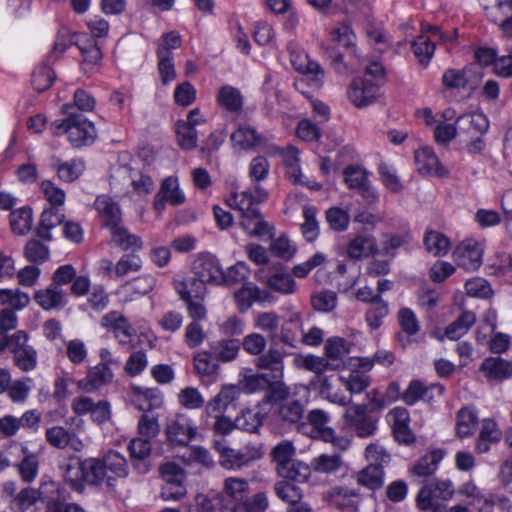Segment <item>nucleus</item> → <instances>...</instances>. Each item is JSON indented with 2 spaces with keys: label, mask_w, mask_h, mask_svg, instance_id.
Instances as JSON below:
<instances>
[{
  "label": "nucleus",
  "mask_w": 512,
  "mask_h": 512,
  "mask_svg": "<svg viewBox=\"0 0 512 512\" xmlns=\"http://www.w3.org/2000/svg\"><path fill=\"white\" fill-rule=\"evenodd\" d=\"M226 204L239 212V225L249 236L263 237L271 233L272 227L256 207L251 189L232 193L226 199Z\"/></svg>",
  "instance_id": "obj_1"
},
{
  "label": "nucleus",
  "mask_w": 512,
  "mask_h": 512,
  "mask_svg": "<svg viewBox=\"0 0 512 512\" xmlns=\"http://www.w3.org/2000/svg\"><path fill=\"white\" fill-rule=\"evenodd\" d=\"M71 109H73L72 105L63 106L62 112L67 115V118L52 123L54 135L67 134L69 142L76 148L92 144L97 136L94 124L82 114L72 112Z\"/></svg>",
  "instance_id": "obj_2"
},
{
  "label": "nucleus",
  "mask_w": 512,
  "mask_h": 512,
  "mask_svg": "<svg viewBox=\"0 0 512 512\" xmlns=\"http://www.w3.org/2000/svg\"><path fill=\"white\" fill-rule=\"evenodd\" d=\"M214 447L219 453L220 465L228 470L248 466L263 455L260 448L251 445H247L242 449H232L226 444L224 439L214 440Z\"/></svg>",
  "instance_id": "obj_3"
},
{
  "label": "nucleus",
  "mask_w": 512,
  "mask_h": 512,
  "mask_svg": "<svg viewBox=\"0 0 512 512\" xmlns=\"http://www.w3.org/2000/svg\"><path fill=\"white\" fill-rule=\"evenodd\" d=\"M309 424L311 425V436L324 442L331 443L340 451L349 448L351 441L348 437L337 435L335 430L328 426L330 417L328 413L321 409H313L307 415Z\"/></svg>",
  "instance_id": "obj_4"
},
{
  "label": "nucleus",
  "mask_w": 512,
  "mask_h": 512,
  "mask_svg": "<svg viewBox=\"0 0 512 512\" xmlns=\"http://www.w3.org/2000/svg\"><path fill=\"white\" fill-rule=\"evenodd\" d=\"M6 348L13 354L14 363L20 370L28 372L36 368L37 352L28 344V334L25 331L19 330L12 334Z\"/></svg>",
  "instance_id": "obj_5"
},
{
  "label": "nucleus",
  "mask_w": 512,
  "mask_h": 512,
  "mask_svg": "<svg viewBox=\"0 0 512 512\" xmlns=\"http://www.w3.org/2000/svg\"><path fill=\"white\" fill-rule=\"evenodd\" d=\"M454 495V487L450 480H437L434 483L423 486L417 494V507L426 511L432 503L448 501Z\"/></svg>",
  "instance_id": "obj_6"
},
{
  "label": "nucleus",
  "mask_w": 512,
  "mask_h": 512,
  "mask_svg": "<svg viewBox=\"0 0 512 512\" xmlns=\"http://www.w3.org/2000/svg\"><path fill=\"white\" fill-rule=\"evenodd\" d=\"M346 423L354 428L357 436L366 438L374 435L377 430V421L367 414L365 404H354L349 406L345 413Z\"/></svg>",
  "instance_id": "obj_7"
},
{
  "label": "nucleus",
  "mask_w": 512,
  "mask_h": 512,
  "mask_svg": "<svg viewBox=\"0 0 512 512\" xmlns=\"http://www.w3.org/2000/svg\"><path fill=\"white\" fill-rule=\"evenodd\" d=\"M453 258L459 267L467 271H475L482 264L483 248L477 241L467 239L454 249Z\"/></svg>",
  "instance_id": "obj_8"
},
{
  "label": "nucleus",
  "mask_w": 512,
  "mask_h": 512,
  "mask_svg": "<svg viewBox=\"0 0 512 512\" xmlns=\"http://www.w3.org/2000/svg\"><path fill=\"white\" fill-rule=\"evenodd\" d=\"M193 274L210 284H223L224 272L218 259L210 253H200L192 264Z\"/></svg>",
  "instance_id": "obj_9"
},
{
  "label": "nucleus",
  "mask_w": 512,
  "mask_h": 512,
  "mask_svg": "<svg viewBox=\"0 0 512 512\" xmlns=\"http://www.w3.org/2000/svg\"><path fill=\"white\" fill-rule=\"evenodd\" d=\"M101 326L113 333L119 344L126 345L135 335V330L128 319L119 311H110L102 316Z\"/></svg>",
  "instance_id": "obj_10"
},
{
  "label": "nucleus",
  "mask_w": 512,
  "mask_h": 512,
  "mask_svg": "<svg viewBox=\"0 0 512 512\" xmlns=\"http://www.w3.org/2000/svg\"><path fill=\"white\" fill-rule=\"evenodd\" d=\"M378 84H373L372 80L364 78H355L348 87V98L358 108L372 104L378 93Z\"/></svg>",
  "instance_id": "obj_11"
},
{
  "label": "nucleus",
  "mask_w": 512,
  "mask_h": 512,
  "mask_svg": "<svg viewBox=\"0 0 512 512\" xmlns=\"http://www.w3.org/2000/svg\"><path fill=\"white\" fill-rule=\"evenodd\" d=\"M185 202V195L179 189L178 179L169 176L165 178L161 187L155 195L153 207L156 211L162 212L165 209L166 203L172 206H178Z\"/></svg>",
  "instance_id": "obj_12"
},
{
  "label": "nucleus",
  "mask_w": 512,
  "mask_h": 512,
  "mask_svg": "<svg viewBox=\"0 0 512 512\" xmlns=\"http://www.w3.org/2000/svg\"><path fill=\"white\" fill-rule=\"evenodd\" d=\"M287 395V391L280 387H274L271 394L270 399L272 401L282 400L278 407V413L282 420L289 423H297L303 417L304 408L300 401L285 398Z\"/></svg>",
  "instance_id": "obj_13"
},
{
  "label": "nucleus",
  "mask_w": 512,
  "mask_h": 512,
  "mask_svg": "<svg viewBox=\"0 0 512 512\" xmlns=\"http://www.w3.org/2000/svg\"><path fill=\"white\" fill-rule=\"evenodd\" d=\"M344 181L350 189L358 190L363 198L369 202L376 199L375 191L371 188L369 182V173L366 169L350 165L344 169Z\"/></svg>",
  "instance_id": "obj_14"
},
{
  "label": "nucleus",
  "mask_w": 512,
  "mask_h": 512,
  "mask_svg": "<svg viewBox=\"0 0 512 512\" xmlns=\"http://www.w3.org/2000/svg\"><path fill=\"white\" fill-rule=\"evenodd\" d=\"M197 429L191 424V421L178 416L172 420L166 428V435L169 443L173 446H185L195 437Z\"/></svg>",
  "instance_id": "obj_15"
},
{
  "label": "nucleus",
  "mask_w": 512,
  "mask_h": 512,
  "mask_svg": "<svg viewBox=\"0 0 512 512\" xmlns=\"http://www.w3.org/2000/svg\"><path fill=\"white\" fill-rule=\"evenodd\" d=\"M46 441L57 449L71 448L76 452H80L84 448L83 441L76 433L68 431L62 426H53L48 428L45 433Z\"/></svg>",
  "instance_id": "obj_16"
},
{
  "label": "nucleus",
  "mask_w": 512,
  "mask_h": 512,
  "mask_svg": "<svg viewBox=\"0 0 512 512\" xmlns=\"http://www.w3.org/2000/svg\"><path fill=\"white\" fill-rule=\"evenodd\" d=\"M112 178L115 180H130L134 191L138 194H149L154 189V182L149 175L144 174L129 165L118 166L115 169Z\"/></svg>",
  "instance_id": "obj_17"
},
{
  "label": "nucleus",
  "mask_w": 512,
  "mask_h": 512,
  "mask_svg": "<svg viewBox=\"0 0 512 512\" xmlns=\"http://www.w3.org/2000/svg\"><path fill=\"white\" fill-rule=\"evenodd\" d=\"M330 504L342 512H357L361 496L355 489L336 486L328 493Z\"/></svg>",
  "instance_id": "obj_18"
},
{
  "label": "nucleus",
  "mask_w": 512,
  "mask_h": 512,
  "mask_svg": "<svg viewBox=\"0 0 512 512\" xmlns=\"http://www.w3.org/2000/svg\"><path fill=\"white\" fill-rule=\"evenodd\" d=\"M101 227L109 229L122 222V212L119 204L107 195L98 196L94 202Z\"/></svg>",
  "instance_id": "obj_19"
},
{
  "label": "nucleus",
  "mask_w": 512,
  "mask_h": 512,
  "mask_svg": "<svg viewBox=\"0 0 512 512\" xmlns=\"http://www.w3.org/2000/svg\"><path fill=\"white\" fill-rule=\"evenodd\" d=\"M377 251L375 238L367 233H359L352 237L345 248V254L351 260L367 258Z\"/></svg>",
  "instance_id": "obj_20"
},
{
  "label": "nucleus",
  "mask_w": 512,
  "mask_h": 512,
  "mask_svg": "<svg viewBox=\"0 0 512 512\" xmlns=\"http://www.w3.org/2000/svg\"><path fill=\"white\" fill-rule=\"evenodd\" d=\"M112 380L113 373L110 367L97 364L88 369L86 377L79 380L77 386L85 392H94L111 383Z\"/></svg>",
  "instance_id": "obj_21"
},
{
  "label": "nucleus",
  "mask_w": 512,
  "mask_h": 512,
  "mask_svg": "<svg viewBox=\"0 0 512 512\" xmlns=\"http://www.w3.org/2000/svg\"><path fill=\"white\" fill-rule=\"evenodd\" d=\"M241 393L238 385H226L221 391L211 399L205 406L207 415L224 413L230 406H235Z\"/></svg>",
  "instance_id": "obj_22"
},
{
  "label": "nucleus",
  "mask_w": 512,
  "mask_h": 512,
  "mask_svg": "<svg viewBox=\"0 0 512 512\" xmlns=\"http://www.w3.org/2000/svg\"><path fill=\"white\" fill-rule=\"evenodd\" d=\"M414 158L416 169L422 175L434 174L442 177L448 173L440 164L439 159L432 148L422 147L416 150Z\"/></svg>",
  "instance_id": "obj_23"
},
{
  "label": "nucleus",
  "mask_w": 512,
  "mask_h": 512,
  "mask_svg": "<svg viewBox=\"0 0 512 512\" xmlns=\"http://www.w3.org/2000/svg\"><path fill=\"white\" fill-rule=\"evenodd\" d=\"M283 359L284 352L271 346L267 352H263L259 357L256 358L255 366L258 369L270 371L272 379L275 382H278L283 377Z\"/></svg>",
  "instance_id": "obj_24"
},
{
  "label": "nucleus",
  "mask_w": 512,
  "mask_h": 512,
  "mask_svg": "<svg viewBox=\"0 0 512 512\" xmlns=\"http://www.w3.org/2000/svg\"><path fill=\"white\" fill-rule=\"evenodd\" d=\"M443 457L444 451L441 449L429 451L413 463L409 472L413 477L425 479L436 472Z\"/></svg>",
  "instance_id": "obj_25"
},
{
  "label": "nucleus",
  "mask_w": 512,
  "mask_h": 512,
  "mask_svg": "<svg viewBox=\"0 0 512 512\" xmlns=\"http://www.w3.org/2000/svg\"><path fill=\"white\" fill-rule=\"evenodd\" d=\"M207 284L210 283L194 275V277L189 282L175 280L174 288L181 300H204L207 294Z\"/></svg>",
  "instance_id": "obj_26"
},
{
  "label": "nucleus",
  "mask_w": 512,
  "mask_h": 512,
  "mask_svg": "<svg viewBox=\"0 0 512 512\" xmlns=\"http://www.w3.org/2000/svg\"><path fill=\"white\" fill-rule=\"evenodd\" d=\"M443 391L444 388L440 384L426 386L420 380H412L404 391L402 399L408 405H413L419 400L430 402V398H426L430 392H436L438 396H441Z\"/></svg>",
  "instance_id": "obj_27"
},
{
  "label": "nucleus",
  "mask_w": 512,
  "mask_h": 512,
  "mask_svg": "<svg viewBox=\"0 0 512 512\" xmlns=\"http://www.w3.org/2000/svg\"><path fill=\"white\" fill-rule=\"evenodd\" d=\"M111 234V243L123 250H140L143 246L141 238L129 232L123 221L108 229Z\"/></svg>",
  "instance_id": "obj_28"
},
{
  "label": "nucleus",
  "mask_w": 512,
  "mask_h": 512,
  "mask_svg": "<svg viewBox=\"0 0 512 512\" xmlns=\"http://www.w3.org/2000/svg\"><path fill=\"white\" fill-rule=\"evenodd\" d=\"M319 385L320 396L331 403L347 406L352 400L351 396H347L345 391L341 390L343 385L337 382V377L323 378Z\"/></svg>",
  "instance_id": "obj_29"
},
{
  "label": "nucleus",
  "mask_w": 512,
  "mask_h": 512,
  "mask_svg": "<svg viewBox=\"0 0 512 512\" xmlns=\"http://www.w3.org/2000/svg\"><path fill=\"white\" fill-rule=\"evenodd\" d=\"M268 293L261 290L253 283L244 284L241 289L234 293V298L240 312H246L254 302L267 300Z\"/></svg>",
  "instance_id": "obj_30"
},
{
  "label": "nucleus",
  "mask_w": 512,
  "mask_h": 512,
  "mask_svg": "<svg viewBox=\"0 0 512 512\" xmlns=\"http://www.w3.org/2000/svg\"><path fill=\"white\" fill-rule=\"evenodd\" d=\"M51 167L56 170L61 181L68 183L78 179L85 169L84 162L81 159L62 162L57 157L52 158Z\"/></svg>",
  "instance_id": "obj_31"
},
{
  "label": "nucleus",
  "mask_w": 512,
  "mask_h": 512,
  "mask_svg": "<svg viewBox=\"0 0 512 512\" xmlns=\"http://www.w3.org/2000/svg\"><path fill=\"white\" fill-rule=\"evenodd\" d=\"M481 370L490 379L504 380L512 376V362L501 357H489L482 362Z\"/></svg>",
  "instance_id": "obj_32"
},
{
  "label": "nucleus",
  "mask_w": 512,
  "mask_h": 512,
  "mask_svg": "<svg viewBox=\"0 0 512 512\" xmlns=\"http://www.w3.org/2000/svg\"><path fill=\"white\" fill-rule=\"evenodd\" d=\"M34 299L45 310L62 307L65 303L63 289L53 283L46 289L37 291Z\"/></svg>",
  "instance_id": "obj_33"
},
{
  "label": "nucleus",
  "mask_w": 512,
  "mask_h": 512,
  "mask_svg": "<svg viewBox=\"0 0 512 512\" xmlns=\"http://www.w3.org/2000/svg\"><path fill=\"white\" fill-rule=\"evenodd\" d=\"M64 214L61 213L57 207H50L45 209L40 218V223L37 228V236L43 240H52L50 231L60 225L64 220Z\"/></svg>",
  "instance_id": "obj_34"
},
{
  "label": "nucleus",
  "mask_w": 512,
  "mask_h": 512,
  "mask_svg": "<svg viewBox=\"0 0 512 512\" xmlns=\"http://www.w3.org/2000/svg\"><path fill=\"white\" fill-rule=\"evenodd\" d=\"M76 44L83 57V70L85 73H88L95 66L100 64L102 52L94 39L86 38L83 41H78Z\"/></svg>",
  "instance_id": "obj_35"
},
{
  "label": "nucleus",
  "mask_w": 512,
  "mask_h": 512,
  "mask_svg": "<svg viewBox=\"0 0 512 512\" xmlns=\"http://www.w3.org/2000/svg\"><path fill=\"white\" fill-rule=\"evenodd\" d=\"M478 425L477 411L472 407L461 408L456 415V429L460 438L471 436Z\"/></svg>",
  "instance_id": "obj_36"
},
{
  "label": "nucleus",
  "mask_w": 512,
  "mask_h": 512,
  "mask_svg": "<svg viewBox=\"0 0 512 512\" xmlns=\"http://www.w3.org/2000/svg\"><path fill=\"white\" fill-rule=\"evenodd\" d=\"M501 432L492 419H484L480 434L476 440L475 448L479 453H485L490 449L492 443L500 440Z\"/></svg>",
  "instance_id": "obj_37"
},
{
  "label": "nucleus",
  "mask_w": 512,
  "mask_h": 512,
  "mask_svg": "<svg viewBox=\"0 0 512 512\" xmlns=\"http://www.w3.org/2000/svg\"><path fill=\"white\" fill-rule=\"evenodd\" d=\"M278 475L292 483H305L311 475L310 466L302 461L293 460L279 470Z\"/></svg>",
  "instance_id": "obj_38"
},
{
  "label": "nucleus",
  "mask_w": 512,
  "mask_h": 512,
  "mask_svg": "<svg viewBox=\"0 0 512 512\" xmlns=\"http://www.w3.org/2000/svg\"><path fill=\"white\" fill-rule=\"evenodd\" d=\"M217 102L227 111L236 113L242 109L243 96L239 89L230 85H224L218 90Z\"/></svg>",
  "instance_id": "obj_39"
},
{
  "label": "nucleus",
  "mask_w": 512,
  "mask_h": 512,
  "mask_svg": "<svg viewBox=\"0 0 512 512\" xmlns=\"http://www.w3.org/2000/svg\"><path fill=\"white\" fill-rule=\"evenodd\" d=\"M302 365L304 369L315 373L317 383H321L323 378H329L324 374L327 370H337L340 366L339 363L330 362L326 357L316 355L304 357Z\"/></svg>",
  "instance_id": "obj_40"
},
{
  "label": "nucleus",
  "mask_w": 512,
  "mask_h": 512,
  "mask_svg": "<svg viewBox=\"0 0 512 512\" xmlns=\"http://www.w3.org/2000/svg\"><path fill=\"white\" fill-rule=\"evenodd\" d=\"M132 402L136 408L148 413L151 409L161 403L159 392L151 388H135L132 396Z\"/></svg>",
  "instance_id": "obj_41"
},
{
  "label": "nucleus",
  "mask_w": 512,
  "mask_h": 512,
  "mask_svg": "<svg viewBox=\"0 0 512 512\" xmlns=\"http://www.w3.org/2000/svg\"><path fill=\"white\" fill-rule=\"evenodd\" d=\"M456 125L460 131L468 133L484 134L489 128V121L482 113L461 115L456 119Z\"/></svg>",
  "instance_id": "obj_42"
},
{
  "label": "nucleus",
  "mask_w": 512,
  "mask_h": 512,
  "mask_svg": "<svg viewBox=\"0 0 512 512\" xmlns=\"http://www.w3.org/2000/svg\"><path fill=\"white\" fill-rule=\"evenodd\" d=\"M210 348L217 361L231 362L240 351V342L236 339H222L212 343Z\"/></svg>",
  "instance_id": "obj_43"
},
{
  "label": "nucleus",
  "mask_w": 512,
  "mask_h": 512,
  "mask_svg": "<svg viewBox=\"0 0 512 512\" xmlns=\"http://www.w3.org/2000/svg\"><path fill=\"white\" fill-rule=\"evenodd\" d=\"M157 283V279L152 274H142L131 281L126 282L123 288L130 292L131 300L142 297L150 293Z\"/></svg>",
  "instance_id": "obj_44"
},
{
  "label": "nucleus",
  "mask_w": 512,
  "mask_h": 512,
  "mask_svg": "<svg viewBox=\"0 0 512 512\" xmlns=\"http://www.w3.org/2000/svg\"><path fill=\"white\" fill-rule=\"evenodd\" d=\"M357 482L370 490H377L384 484L383 467L369 464L357 474Z\"/></svg>",
  "instance_id": "obj_45"
},
{
  "label": "nucleus",
  "mask_w": 512,
  "mask_h": 512,
  "mask_svg": "<svg viewBox=\"0 0 512 512\" xmlns=\"http://www.w3.org/2000/svg\"><path fill=\"white\" fill-rule=\"evenodd\" d=\"M81 467L84 470L86 483L90 485H100L106 477L105 464L98 458H87L81 460Z\"/></svg>",
  "instance_id": "obj_46"
},
{
  "label": "nucleus",
  "mask_w": 512,
  "mask_h": 512,
  "mask_svg": "<svg viewBox=\"0 0 512 512\" xmlns=\"http://www.w3.org/2000/svg\"><path fill=\"white\" fill-rule=\"evenodd\" d=\"M291 64L300 73L311 75L315 81L323 76L321 66L308 58L304 52H291Z\"/></svg>",
  "instance_id": "obj_47"
},
{
  "label": "nucleus",
  "mask_w": 512,
  "mask_h": 512,
  "mask_svg": "<svg viewBox=\"0 0 512 512\" xmlns=\"http://www.w3.org/2000/svg\"><path fill=\"white\" fill-rule=\"evenodd\" d=\"M476 321V316L471 311H464L461 315L446 327L445 335L451 340H458L465 335Z\"/></svg>",
  "instance_id": "obj_48"
},
{
  "label": "nucleus",
  "mask_w": 512,
  "mask_h": 512,
  "mask_svg": "<svg viewBox=\"0 0 512 512\" xmlns=\"http://www.w3.org/2000/svg\"><path fill=\"white\" fill-rule=\"evenodd\" d=\"M158 72L163 85H167L176 78L172 52L166 48L157 47Z\"/></svg>",
  "instance_id": "obj_49"
},
{
  "label": "nucleus",
  "mask_w": 512,
  "mask_h": 512,
  "mask_svg": "<svg viewBox=\"0 0 512 512\" xmlns=\"http://www.w3.org/2000/svg\"><path fill=\"white\" fill-rule=\"evenodd\" d=\"M337 382L350 394H359L369 387L370 377L362 371L354 370L348 377H337Z\"/></svg>",
  "instance_id": "obj_50"
},
{
  "label": "nucleus",
  "mask_w": 512,
  "mask_h": 512,
  "mask_svg": "<svg viewBox=\"0 0 512 512\" xmlns=\"http://www.w3.org/2000/svg\"><path fill=\"white\" fill-rule=\"evenodd\" d=\"M304 222L301 225L303 237L308 242L315 241L320 233L319 222L317 220V208L311 205L303 207Z\"/></svg>",
  "instance_id": "obj_51"
},
{
  "label": "nucleus",
  "mask_w": 512,
  "mask_h": 512,
  "mask_svg": "<svg viewBox=\"0 0 512 512\" xmlns=\"http://www.w3.org/2000/svg\"><path fill=\"white\" fill-rule=\"evenodd\" d=\"M351 344L342 337H331L325 343L326 358L333 363L342 362L343 358L350 353Z\"/></svg>",
  "instance_id": "obj_52"
},
{
  "label": "nucleus",
  "mask_w": 512,
  "mask_h": 512,
  "mask_svg": "<svg viewBox=\"0 0 512 512\" xmlns=\"http://www.w3.org/2000/svg\"><path fill=\"white\" fill-rule=\"evenodd\" d=\"M22 451L24 456L17 464V470L24 482L31 483L38 474L39 460L37 455L28 452L27 448L22 447Z\"/></svg>",
  "instance_id": "obj_53"
},
{
  "label": "nucleus",
  "mask_w": 512,
  "mask_h": 512,
  "mask_svg": "<svg viewBox=\"0 0 512 512\" xmlns=\"http://www.w3.org/2000/svg\"><path fill=\"white\" fill-rule=\"evenodd\" d=\"M16 310L4 308L0 313V352L4 351L12 339L9 331L17 327L18 319Z\"/></svg>",
  "instance_id": "obj_54"
},
{
  "label": "nucleus",
  "mask_w": 512,
  "mask_h": 512,
  "mask_svg": "<svg viewBox=\"0 0 512 512\" xmlns=\"http://www.w3.org/2000/svg\"><path fill=\"white\" fill-rule=\"evenodd\" d=\"M29 302V296L18 289H0V306H6V308L12 310H21L25 308Z\"/></svg>",
  "instance_id": "obj_55"
},
{
  "label": "nucleus",
  "mask_w": 512,
  "mask_h": 512,
  "mask_svg": "<svg viewBox=\"0 0 512 512\" xmlns=\"http://www.w3.org/2000/svg\"><path fill=\"white\" fill-rule=\"evenodd\" d=\"M231 141L241 149H250L261 142V137L254 128L241 126L232 133Z\"/></svg>",
  "instance_id": "obj_56"
},
{
  "label": "nucleus",
  "mask_w": 512,
  "mask_h": 512,
  "mask_svg": "<svg viewBox=\"0 0 512 512\" xmlns=\"http://www.w3.org/2000/svg\"><path fill=\"white\" fill-rule=\"evenodd\" d=\"M274 492L282 501L291 505L299 502L303 497V491L301 488L297 484L287 480L276 482L274 485Z\"/></svg>",
  "instance_id": "obj_57"
},
{
  "label": "nucleus",
  "mask_w": 512,
  "mask_h": 512,
  "mask_svg": "<svg viewBox=\"0 0 512 512\" xmlns=\"http://www.w3.org/2000/svg\"><path fill=\"white\" fill-rule=\"evenodd\" d=\"M325 218L329 227L336 232L346 231L350 223L349 210L336 206L325 212Z\"/></svg>",
  "instance_id": "obj_58"
},
{
  "label": "nucleus",
  "mask_w": 512,
  "mask_h": 512,
  "mask_svg": "<svg viewBox=\"0 0 512 512\" xmlns=\"http://www.w3.org/2000/svg\"><path fill=\"white\" fill-rule=\"evenodd\" d=\"M262 420L263 417L259 411L247 409L242 411L241 414L236 417L235 425L237 429L247 431L249 433H258L262 426Z\"/></svg>",
  "instance_id": "obj_59"
},
{
  "label": "nucleus",
  "mask_w": 512,
  "mask_h": 512,
  "mask_svg": "<svg viewBox=\"0 0 512 512\" xmlns=\"http://www.w3.org/2000/svg\"><path fill=\"white\" fill-rule=\"evenodd\" d=\"M248 481L244 478L228 477L224 480L223 490L236 502H242L247 497Z\"/></svg>",
  "instance_id": "obj_60"
},
{
  "label": "nucleus",
  "mask_w": 512,
  "mask_h": 512,
  "mask_svg": "<svg viewBox=\"0 0 512 512\" xmlns=\"http://www.w3.org/2000/svg\"><path fill=\"white\" fill-rule=\"evenodd\" d=\"M424 244L429 253L439 256L448 252L450 241L440 232L429 231L425 235Z\"/></svg>",
  "instance_id": "obj_61"
},
{
  "label": "nucleus",
  "mask_w": 512,
  "mask_h": 512,
  "mask_svg": "<svg viewBox=\"0 0 512 512\" xmlns=\"http://www.w3.org/2000/svg\"><path fill=\"white\" fill-rule=\"evenodd\" d=\"M142 268V260L135 254H124L114 266L113 278H122Z\"/></svg>",
  "instance_id": "obj_62"
},
{
  "label": "nucleus",
  "mask_w": 512,
  "mask_h": 512,
  "mask_svg": "<svg viewBox=\"0 0 512 512\" xmlns=\"http://www.w3.org/2000/svg\"><path fill=\"white\" fill-rule=\"evenodd\" d=\"M302 328L301 317L299 313H293L289 319L282 325L281 342L293 347L298 337V331Z\"/></svg>",
  "instance_id": "obj_63"
},
{
  "label": "nucleus",
  "mask_w": 512,
  "mask_h": 512,
  "mask_svg": "<svg viewBox=\"0 0 512 512\" xmlns=\"http://www.w3.org/2000/svg\"><path fill=\"white\" fill-rule=\"evenodd\" d=\"M294 454L295 448L290 441H282L277 444L271 451L272 459L276 463V471L278 472L293 461Z\"/></svg>",
  "instance_id": "obj_64"
}]
</instances>
